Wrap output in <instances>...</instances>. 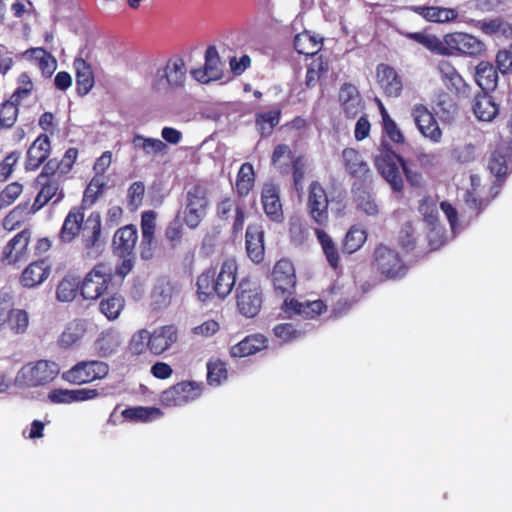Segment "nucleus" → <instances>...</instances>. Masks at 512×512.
<instances>
[{
    "label": "nucleus",
    "mask_w": 512,
    "mask_h": 512,
    "mask_svg": "<svg viewBox=\"0 0 512 512\" xmlns=\"http://www.w3.org/2000/svg\"><path fill=\"white\" fill-rule=\"evenodd\" d=\"M293 151L287 144H277L271 155V165L281 174L290 173V164L288 160L295 158Z\"/></svg>",
    "instance_id": "43"
},
{
    "label": "nucleus",
    "mask_w": 512,
    "mask_h": 512,
    "mask_svg": "<svg viewBox=\"0 0 512 512\" xmlns=\"http://www.w3.org/2000/svg\"><path fill=\"white\" fill-rule=\"evenodd\" d=\"M224 64L214 45L207 47L205 51V63L203 67L191 70L192 77L200 83L207 84L220 80L223 77Z\"/></svg>",
    "instance_id": "17"
},
{
    "label": "nucleus",
    "mask_w": 512,
    "mask_h": 512,
    "mask_svg": "<svg viewBox=\"0 0 512 512\" xmlns=\"http://www.w3.org/2000/svg\"><path fill=\"white\" fill-rule=\"evenodd\" d=\"M63 181L64 178L62 176L51 170H46V167L43 166L42 171L35 178V184L39 187V190L31 210L37 212L50 201L54 205L60 203L65 197Z\"/></svg>",
    "instance_id": "3"
},
{
    "label": "nucleus",
    "mask_w": 512,
    "mask_h": 512,
    "mask_svg": "<svg viewBox=\"0 0 512 512\" xmlns=\"http://www.w3.org/2000/svg\"><path fill=\"white\" fill-rule=\"evenodd\" d=\"M295 50L305 56H314L322 48V43L317 41L309 32L299 33L294 38Z\"/></svg>",
    "instance_id": "46"
},
{
    "label": "nucleus",
    "mask_w": 512,
    "mask_h": 512,
    "mask_svg": "<svg viewBox=\"0 0 512 512\" xmlns=\"http://www.w3.org/2000/svg\"><path fill=\"white\" fill-rule=\"evenodd\" d=\"M120 345V336L113 331L102 332L95 342V347L102 357H108L116 353Z\"/></svg>",
    "instance_id": "45"
},
{
    "label": "nucleus",
    "mask_w": 512,
    "mask_h": 512,
    "mask_svg": "<svg viewBox=\"0 0 512 512\" xmlns=\"http://www.w3.org/2000/svg\"><path fill=\"white\" fill-rule=\"evenodd\" d=\"M157 213L147 210L141 214V240L139 245L140 257L143 260H151L157 249L156 239Z\"/></svg>",
    "instance_id": "16"
},
{
    "label": "nucleus",
    "mask_w": 512,
    "mask_h": 512,
    "mask_svg": "<svg viewBox=\"0 0 512 512\" xmlns=\"http://www.w3.org/2000/svg\"><path fill=\"white\" fill-rule=\"evenodd\" d=\"M138 241L136 225L128 224L118 228L112 238V251L115 256L134 255Z\"/></svg>",
    "instance_id": "22"
},
{
    "label": "nucleus",
    "mask_w": 512,
    "mask_h": 512,
    "mask_svg": "<svg viewBox=\"0 0 512 512\" xmlns=\"http://www.w3.org/2000/svg\"><path fill=\"white\" fill-rule=\"evenodd\" d=\"M434 109L441 119L450 120L457 111V105L447 93L442 92L436 97Z\"/></svg>",
    "instance_id": "57"
},
{
    "label": "nucleus",
    "mask_w": 512,
    "mask_h": 512,
    "mask_svg": "<svg viewBox=\"0 0 512 512\" xmlns=\"http://www.w3.org/2000/svg\"><path fill=\"white\" fill-rule=\"evenodd\" d=\"M77 157L78 149L75 147H70L66 150L60 161H58L56 158H52L49 159L44 164V166L46 167V170H51L64 178V176L68 174L73 168Z\"/></svg>",
    "instance_id": "41"
},
{
    "label": "nucleus",
    "mask_w": 512,
    "mask_h": 512,
    "mask_svg": "<svg viewBox=\"0 0 512 512\" xmlns=\"http://www.w3.org/2000/svg\"><path fill=\"white\" fill-rule=\"evenodd\" d=\"M201 394L202 384L195 381H182L164 390L160 395V401L166 407L183 406L195 401Z\"/></svg>",
    "instance_id": "14"
},
{
    "label": "nucleus",
    "mask_w": 512,
    "mask_h": 512,
    "mask_svg": "<svg viewBox=\"0 0 512 512\" xmlns=\"http://www.w3.org/2000/svg\"><path fill=\"white\" fill-rule=\"evenodd\" d=\"M162 415V411L156 407H129L122 411V416L132 422H149Z\"/></svg>",
    "instance_id": "47"
},
{
    "label": "nucleus",
    "mask_w": 512,
    "mask_h": 512,
    "mask_svg": "<svg viewBox=\"0 0 512 512\" xmlns=\"http://www.w3.org/2000/svg\"><path fill=\"white\" fill-rule=\"evenodd\" d=\"M84 332V326L80 321L70 322L58 339L59 346L64 349L72 347L80 341Z\"/></svg>",
    "instance_id": "48"
},
{
    "label": "nucleus",
    "mask_w": 512,
    "mask_h": 512,
    "mask_svg": "<svg viewBox=\"0 0 512 512\" xmlns=\"http://www.w3.org/2000/svg\"><path fill=\"white\" fill-rule=\"evenodd\" d=\"M186 67L182 58L170 59L163 68L156 71L153 88L180 87L184 84Z\"/></svg>",
    "instance_id": "15"
},
{
    "label": "nucleus",
    "mask_w": 512,
    "mask_h": 512,
    "mask_svg": "<svg viewBox=\"0 0 512 512\" xmlns=\"http://www.w3.org/2000/svg\"><path fill=\"white\" fill-rule=\"evenodd\" d=\"M491 199L483 198L476 188L468 190L465 194V203L469 209L474 211V216L478 217L480 213L487 208Z\"/></svg>",
    "instance_id": "64"
},
{
    "label": "nucleus",
    "mask_w": 512,
    "mask_h": 512,
    "mask_svg": "<svg viewBox=\"0 0 512 512\" xmlns=\"http://www.w3.org/2000/svg\"><path fill=\"white\" fill-rule=\"evenodd\" d=\"M125 307V299L119 293H114L101 299L100 312L109 320H116Z\"/></svg>",
    "instance_id": "42"
},
{
    "label": "nucleus",
    "mask_w": 512,
    "mask_h": 512,
    "mask_svg": "<svg viewBox=\"0 0 512 512\" xmlns=\"http://www.w3.org/2000/svg\"><path fill=\"white\" fill-rule=\"evenodd\" d=\"M475 79L481 91H493L498 84V72L492 63L481 61L476 66Z\"/></svg>",
    "instance_id": "35"
},
{
    "label": "nucleus",
    "mask_w": 512,
    "mask_h": 512,
    "mask_svg": "<svg viewBox=\"0 0 512 512\" xmlns=\"http://www.w3.org/2000/svg\"><path fill=\"white\" fill-rule=\"evenodd\" d=\"M274 294L282 299H289L295 293L296 272L292 261L288 258L279 259L271 272Z\"/></svg>",
    "instance_id": "12"
},
{
    "label": "nucleus",
    "mask_w": 512,
    "mask_h": 512,
    "mask_svg": "<svg viewBox=\"0 0 512 512\" xmlns=\"http://www.w3.org/2000/svg\"><path fill=\"white\" fill-rule=\"evenodd\" d=\"M261 203L264 213L273 222L281 223L284 220L279 188L274 183H265L261 190Z\"/></svg>",
    "instance_id": "24"
},
{
    "label": "nucleus",
    "mask_w": 512,
    "mask_h": 512,
    "mask_svg": "<svg viewBox=\"0 0 512 512\" xmlns=\"http://www.w3.org/2000/svg\"><path fill=\"white\" fill-rule=\"evenodd\" d=\"M102 221L99 212H92L83 228L81 242L87 254L101 246Z\"/></svg>",
    "instance_id": "31"
},
{
    "label": "nucleus",
    "mask_w": 512,
    "mask_h": 512,
    "mask_svg": "<svg viewBox=\"0 0 512 512\" xmlns=\"http://www.w3.org/2000/svg\"><path fill=\"white\" fill-rule=\"evenodd\" d=\"M281 309L290 317L299 315L304 319H315L326 312L327 305L321 299L299 301L289 298L283 301Z\"/></svg>",
    "instance_id": "20"
},
{
    "label": "nucleus",
    "mask_w": 512,
    "mask_h": 512,
    "mask_svg": "<svg viewBox=\"0 0 512 512\" xmlns=\"http://www.w3.org/2000/svg\"><path fill=\"white\" fill-rule=\"evenodd\" d=\"M51 267L45 259L29 263L19 277V283L24 288H35L41 285L50 275Z\"/></svg>",
    "instance_id": "26"
},
{
    "label": "nucleus",
    "mask_w": 512,
    "mask_h": 512,
    "mask_svg": "<svg viewBox=\"0 0 512 512\" xmlns=\"http://www.w3.org/2000/svg\"><path fill=\"white\" fill-rule=\"evenodd\" d=\"M403 162L404 158L392 149L383 150L374 159L377 171L395 192H401L404 188V181L400 172Z\"/></svg>",
    "instance_id": "11"
},
{
    "label": "nucleus",
    "mask_w": 512,
    "mask_h": 512,
    "mask_svg": "<svg viewBox=\"0 0 512 512\" xmlns=\"http://www.w3.org/2000/svg\"><path fill=\"white\" fill-rule=\"evenodd\" d=\"M505 150L504 147H498L491 153L489 158L488 168L492 174L499 178L504 177L508 170Z\"/></svg>",
    "instance_id": "58"
},
{
    "label": "nucleus",
    "mask_w": 512,
    "mask_h": 512,
    "mask_svg": "<svg viewBox=\"0 0 512 512\" xmlns=\"http://www.w3.org/2000/svg\"><path fill=\"white\" fill-rule=\"evenodd\" d=\"M415 124L421 135L432 143H439L442 139V130L433 113L423 104H417L412 109Z\"/></svg>",
    "instance_id": "19"
},
{
    "label": "nucleus",
    "mask_w": 512,
    "mask_h": 512,
    "mask_svg": "<svg viewBox=\"0 0 512 512\" xmlns=\"http://www.w3.org/2000/svg\"><path fill=\"white\" fill-rule=\"evenodd\" d=\"M370 267L383 280H400L409 271V266L399 252L383 243L374 248Z\"/></svg>",
    "instance_id": "2"
},
{
    "label": "nucleus",
    "mask_w": 512,
    "mask_h": 512,
    "mask_svg": "<svg viewBox=\"0 0 512 512\" xmlns=\"http://www.w3.org/2000/svg\"><path fill=\"white\" fill-rule=\"evenodd\" d=\"M145 185L142 181L133 182L127 190V205L131 211L137 210L143 203Z\"/></svg>",
    "instance_id": "63"
},
{
    "label": "nucleus",
    "mask_w": 512,
    "mask_h": 512,
    "mask_svg": "<svg viewBox=\"0 0 512 512\" xmlns=\"http://www.w3.org/2000/svg\"><path fill=\"white\" fill-rule=\"evenodd\" d=\"M184 235V227L180 218L177 216L166 226L164 236L172 248L178 247Z\"/></svg>",
    "instance_id": "59"
},
{
    "label": "nucleus",
    "mask_w": 512,
    "mask_h": 512,
    "mask_svg": "<svg viewBox=\"0 0 512 512\" xmlns=\"http://www.w3.org/2000/svg\"><path fill=\"white\" fill-rule=\"evenodd\" d=\"M367 240L366 230L353 225L347 231L342 241V252L346 254H352L358 251Z\"/></svg>",
    "instance_id": "44"
},
{
    "label": "nucleus",
    "mask_w": 512,
    "mask_h": 512,
    "mask_svg": "<svg viewBox=\"0 0 512 512\" xmlns=\"http://www.w3.org/2000/svg\"><path fill=\"white\" fill-rule=\"evenodd\" d=\"M380 111L382 116L383 132L395 144H403L405 141L404 135L397 126L396 122L389 116L388 112L380 103Z\"/></svg>",
    "instance_id": "54"
},
{
    "label": "nucleus",
    "mask_w": 512,
    "mask_h": 512,
    "mask_svg": "<svg viewBox=\"0 0 512 512\" xmlns=\"http://www.w3.org/2000/svg\"><path fill=\"white\" fill-rule=\"evenodd\" d=\"M58 374L55 362L39 360L23 366L17 374V381L26 387H38L52 382Z\"/></svg>",
    "instance_id": "9"
},
{
    "label": "nucleus",
    "mask_w": 512,
    "mask_h": 512,
    "mask_svg": "<svg viewBox=\"0 0 512 512\" xmlns=\"http://www.w3.org/2000/svg\"><path fill=\"white\" fill-rule=\"evenodd\" d=\"M444 40L449 51L455 50L469 56H478L486 49L485 44L481 40L464 32L447 34Z\"/></svg>",
    "instance_id": "21"
},
{
    "label": "nucleus",
    "mask_w": 512,
    "mask_h": 512,
    "mask_svg": "<svg viewBox=\"0 0 512 512\" xmlns=\"http://www.w3.org/2000/svg\"><path fill=\"white\" fill-rule=\"evenodd\" d=\"M81 283L74 277L66 276L58 284L56 297L61 302H70L75 299L77 292L80 291Z\"/></svg>",
    "instance_id": "51"
},
{
    "label": "nucleus",
    "mask_w": 512,
    "mask_h": 512,
    "mask_svg": "<svg viewBox=\"0 0 512 512\" xmlns=\"http://www.w3.org/2000/svg\"><path fill=\"white\" fill-rule=\"evenodd\" d=\"M452 159L459 164H468L476 159V146L464 143L455 146L451 151Z\"/></svg>",
    "instance_id": "61"
},
{
    "label": "nucleus",
    "mask_w": 512,
    "mask_h": 512,
    "mask_svg": "<svg viewBox=\"0 0 512 512\" xmlns=\"http://www.w3.org/2000/svg\"><path fill=\"white\" fill-rule=\"evenodd\" d=\"M340 108L348 119H354L364 110V102L358 89L351 83H344L338 93Z\"/></svg>",
    "instance_id": "23"
},
{
    "label": "nucleus",
    "mask_w": 512,
    "mask_h": 512,
    "mask_svg": "<svg viewBox=\"0 0 512 512\" xmlns=\"http://www.w3.org/2000/svg\"><path fill=\"white\" fill-rule=\"evenodd\" d=\"M268 347V339L262 334H250L230 348L234 358H244L254 355Z\"/></svg>",
    "instance_id": "33"
},
{
    "label": "nucleus",
    "mask_w": 512,
    "mask_h": 512,
    "mask_svg": "<svg viewBox=\"0 0 512 512\" xmlns=\"http://www.w3.org/2000/svg\"><path fill=\"white\" fill-rule=\"evenodd\" d=\"M377 83L386 97H398L403 89L401 77L396 70L388 65L381 63L376 67Z\"/></svg>",
    "instance_id": "25"
},
{
    "label": "nucleus",
    "mask_w": 512,
    "mask_h": 512,
    "mask_svg": "<svg viewBox=\"0 0 512 512\" xmlns=\"http://www.w3.org/2000/svg\"><path fill=\"white\" fill-rule=\"evenodd\" d=\"M51 142L46 134H40L29 146L26 154V171L37 170L49 157Z\"/></svg>",
    "instance_id": "27"
},
{
    "label": "nucleus",
    "mask_w": 512,
    "mask_h": 512,
    "mask_svg": "<svg viewBox=\"0 0 512 512\" xmlns=\"http://www.w3.org/2000/svg\"><path fill=\"white\" fill-rule=\"evenodd\" d=\"M361 187L362 186L358 187L355 192L357 208L368 216L377 215L379 209L375 198L370 192Z\"/></svg>",
    "instance_id": "55"
},
{
    "label": "nucleus",
    "mask_w": 512,
    "mask_h": 512,
    "mask_svg": "<svg viewBox=\"0 0 512 512\" xmlns=\"http://www.w3.org/2000/svg\"><path fill=\"white\" fill-rule=\"evenodd\" d=\"M255 185V171L250 162H245L240 166L236 177V192L239 197H246Z\"/></svg>",
    "instance_id": "40"
},
{
    "label": "nucleus",
    "mask_w": 512,
    "mask_h": 512,
    "mask_svg": "<svg viewBox=\"0 0 512 512\" xmlns=\"http://www.w3.org/2000/svg\"><path fill=\"white\" fill-rule=\"evenodd\" d=\"M17 102L8 99L0 104V129H9L14 126L19 114Z\"/></svg>",
    "instance_id": "52"
},
{
    "label": "nucleus",
    "mask_w": 512,
    "mask_h": 512,
    "mask_svg": "<svg viewBox=\"0 0 512 512\" xmlns=\"http://www.w3.org/2000/svg\"><path fill=\"white\" fill-rule=\"evenodd\" d=\"M14 304L10 294L0 295V332L24 334L29 326V314L25 309L15 308Z\"/></svg>",
    "instance_id": "6"
},
{
    "label": "nucleus",
    "mask_w": 512,
    "mask_h": 512,
    "mask_svg": "<svg viewBox=\"0 0 512 512\" xmlns=\"http://www.w3.org/2000/svg\"><path fill=\"white\" fill-rule=\"evenodd\" d=\"M17 87L11 94L10 99L21 105L22 101L31 96L34 90V83L27 72H22L17 77Z\"/></svg>",
    "instance_id": "53"
},
{
    "label": "nucleus",
    "mask_w": 512,
    "mask_h": 512,
    "mask_svg": "<svg viewBox=\"0 0 512 512\" xmlns=\"http://www.w3.org/2000/svg\"><path fill=\"white\" fill-rule=\"evenodd\" d=\"M147 350L150 351L149 332L141 329L133 334L129 344L128 351L131 355H142Z\"/></svg>",
    "instance_id": "60"
},
{
    "label": "nucleus",
    "mask_w": 512,
    "mask_h": 512,
    "mask_svg": "<svg viewBox=\"0 0 512 512\" xmlns=\"http://www.w3.org/2000/svg\"><path fill=\"white\" fill-rule=\"evenodd\" d=\"M109 373L107 363L100 360H83L62 373V379L72 385H84L105 378Z\"/></svg>",
    "instance_id": "8"
},
{
    "label": "nucleus",
    "mask_w": 512,
    "mask_h": 512,
    "mask_svg": "<svg viewBox=\"0 0 512 512\" xmlns=\"http://www.w3.org/2000/svg\"><path fill=\"white\" fill-rule=\"evenodd\" d=\"M314 232L327 262L333 269H337L340 263V256L335 242L321 227L315 228Z\"/></svg>",
    "instance_id": "39"
},
{
    "label": "nucleus",
    "mask_w": 512,
    "mask_h": 512,
    "mask_svg": "<svg viewBox=\"0 0 512 512\" xmlns=\"http://www.w3.org/2000/svg\"><path fill=\"white\" fill-rule=\"evenodd\" d=\"M281 110L272 109L255 114V127L261 138H268L272 135L274 128L280 123Z\"/></svg>",
    "instance_id": "37"
},
{
    "label": "nucleus",
    "mask_w": 512,
    "mask_h": 512,
    "mask_svg": "<svg viewBox=\"0 0 512 512\" xmlns=\"http://www.w3.org/2000/svg\"><path fill=\"white\" fill-rule=\"evenodd\" d=\"M471 108L475 117L484 122H491L499 113V105L488 92L484 91L475 94Z\"/></svg>",
    "instance_id": "32"
},
{
    "label": "nucleus",
    "mask_w": 512,
    "mask_h": 512,
    "mask_svg": "<svg viewBox=\"0 0 512 512\" xmlns=\"http://www.w3.org/2000/svg\"><path fill=\"white\" fill-rule=\"evenodd\" d=\"M209 206L208 189L201 183L187 190L183 221L190 229L197 228L206 215Z\"/></svg>",
    "instance_id": "7"
},
{
    "label": "nucleus",
    "mask_w": 512,
    "mask_h": 512,
    "mask_svg": "<svg viewBox=\"0 0 512 512\" xmlns=\"http://www.w3.org/2000/svg\"><path fill=\"white\" fill-rule=\"evenodd\" d=\"M228 377L226 364L220 359H211L207 363V382L210 385H220Z\"/></svg>",
    "instance_id": "56"
},
{
    "label": "nucleus",
    "mask_w": 512,
    "mask_h": 512,
    "mask_svg": "<svg viewBox=\"0 0 512 512\" xmlns=\"http://www.w3.org/2000/svg\"><path fill=\"white\" fill-rule=\"evenodd\" d=\"M245 248L252 262L259 264L264 260V230L260 225H248L245 233Z\"/></svg>",
    "instance_id": "29"
},
{
    "label": "nucleus",
    "mask_w": 512,
    "mask_h": 512,
    "mask_svg": "<svg viewBox=\"0 0 512 512\" xmlns=\"http://www.w3.org/2000/svg\"><path fill=\"white\" fill-rule=\"evenodd\" d=\"M329 203L327 192L322 184L318 181H312L308 187V195L306 201V211L319 228H325L329 225Z\"/></svg>",
    "instance_id": "10"
},
{
    "label": "nucleus",
    "mask_w": 512,
    "mask_h": 512,
    "mask_svg": "<svg viewBox=\"0 0 512 512\" xmlns=\"http://www.w3.org/2000/svg\"><path fill=\"white\" fill-rule=\"evenodd\" d=\"M132 144L136 149H142L146 154H163L167 150V145L156 138H146L136 134L132 139Z\"/></svg>",
    "instance_id": "50"
},
{
    "label": "nucleus",
    "mask_w": 512,
    "mask_h": 512,
    "mask_svg": "<svg viewBox=\"0 0 512 512\" xmlns=\"http://www.w3.org/2000/svg\"><path fill=\"white\" fill-rule=\"evenodd\" d=\"M329 63L321 56L314 59L307 67L305 85L312 88L317 85L320 79L328 72Z\"/></svg>",
    "instance_id": "49"
},
{
    "label": "nucleus",
    "mask_w": 512,
    "mask_h": 512,
    "mask_svg": "<svg viewBox=\"0 0 512 512\" xmlns=\"http://www.w3.org/2000/svg\"><path fill=\"white\" fill-rule=\"evenodd\" d=\"M113 280V269L107 263L96 264L80 282V294L86 300H97L108 291Z\"/></svg>",
    "instance_id": "4"
},
{
    "label": "nucleus",
    "mask_w": 512,
    "mask_h": 512,
    "mask_svg": "<svg viewBox=\"0 0 512 512\" xmlns=\"http://www.w3.org/2000/svg\"><path fill=\"white\" fill-rule=\"evenodd\" d=\"M238 265L234 258L225 259L217 272L216 268L205 269L196 281L197 296L202 302H206L215 296L225 299L236 283Z\"/></svg>",
    "instance_id": "1"
},
{
    "label": "nucleus",
    "mask_w": 512,
    "mask_h": 512,
    "mask_svg": "<svg viewBox=\"0 0 512 512\" xmlns=\"http://www.w3.org/2000/svg\"><path fill=\"white\" fill-rule=\"evenodd\" d=\"M340 161L345 172L356 180L353 187L357 184L360 186L372 184L373 173L359 150L352 147L344 148Z\"/></svg>",
    "instance_id": "13"
},
{
    "label": "nucleus",
    "mask_w": 512,
    "mask_h": 512,
    "mask_svg": "<svg viewBox=\"0 0 512 512\" xmlns=\"http://www.w3.org/2000/svg\"><path fill=\"white\" fill-rule=\"evenodd\" d=\"M437 71L439 72L442 81L451 91L459 93L465 88L466 83L460 73L456 70L451 61L442 59L437 63Z\"/></svg>",
    "instance_id": "34"
},
{
    "label": "nucleus",
    "mask_w": 512,
    "mask_h": 512,
    "mask_svg": "<svg viewBox=\"0 0 512 512\" xmlns=\"http://www.w3.org/2000/svg\"><path fill=\"white\" fill-rule=\"evenodd\" d=\"M235 298L241 315L253 318L259 314L263 304V292L257 281L242 279L236 288Z\"/></svg>",
    "instance_id": "5"
},
{
    "label": "nucleus",
    "mask_w": 512,
    "mask_h": 512,
    "mask_svg": "<svg viewBox=\"0 0 512 512\" xmlns=\"http://www.w3.org/2000/svg\"><path fill=\"white\" fill-rule=\"evenodd\" d=\"M83 224L84 208L78 206L72 207L67 213L59 231V240L62 243H71L79 236L81 230H83Z\"/></svg>",
    "instance_id": "28"
},
{
    "label": "nucleus",
    "mask_w": 512,
    "mask_h": 512,
    "mask_svg": "<svg viewBox=\"0 0 512 512\" xmlns=\"http://www.w3.org/2000/svg\"><path fill=\"white\" fill-rule=\"evenodd\" d=\"M274 335L282 342L288 343L304 336L305 332L297 329L292 323H280L273 328Z\"/></svg>",
    "instance_id": "62"
},
{
    "label": "nucleus",
    "mask_w": 512,
    "mask_h": 512,
    "mask_svg": "<svg viewBox=\"0 0 512 512\" xmlns=\"http://www.w3.org/2000/svg\"><path fill=\"white\" fill-rule=\"evenodd\" d=\"M31 239V230L25 228L17 233L3 247L1 261L5 265H14L28 257V245Z\"/></svg>",
    "instance_id": "18"
},
{
    "label": "nucleus",
    "mask_w": 512,
    "mask_h": 512,
    "mask_svg": "<svg viewBox=\"0 0 512 512\" xmlns=\"http://www.w3.org/2000/svg\"><path fill=\"white\" fill-rule=\"evenodd\" d=\"M178 339L177 328L174 325H165L149 332L150 352L161 355L167 351Z\"/></svg>",
    "instance_id": "30"
},
{
    "label": "nucleus",
    "mask_w": 512,
    "mask_h": 512,
    "mask_svg": "<svg viewBox=\"0 0 512 512\" xmlns=\"http://www.w3.org/2000/svg\"><path fill=\"white\" fill-rule=\"evenodd\" d=\"M76 69V89L79 95H86L94 86V75L90 65L82 58L74 62Z\"/></svg>",
    "instance_id": "38"
},
{
    "label": "nucleus",
    "mask_w": 512,
    "mask_h": 512,
    "mask_svg": "<svg viewBox=\"0 0 512 512\" xmlns=\"http://www.w3.org/2000/svg\"><path fill=\"white\" fill-rule=\"evenodd\" d=\"M406 38L422 45L427 50L439 55H451L452 52L436 35L426 32H408Z\"/></svg>",
    "instance_id": "36"
}]
</instances>
